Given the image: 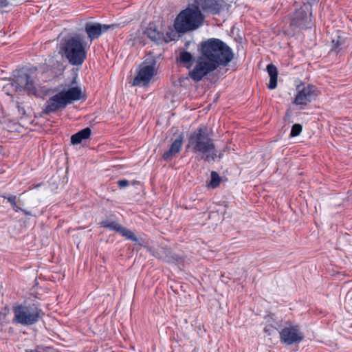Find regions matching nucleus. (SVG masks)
Instances as JSON below:
<instances>
[{
  "mask_svg": "<svg viewBox=\"0 0 352 352\" xmlns=\"http://www.w3.org/2000/svg\"><path fill=\"white\" fill-rule=\"evenodd\" d=\"M199 51L200 56L188 73L189 77L195 82L201 81L219 67L228 66L234 58L232 50L219 38H211L201 42Z\"/></svg>",
  "mask_w": 352,
  "mask_h": 352,
  "instance_id": "1",
  "label": "nucleus"
},
{
  "mask_svg": "<svg viewBox=\"0 0 352 352\" xmlns=\"http://www.w3.org/2000/svg\"><path fill=\"white\" fill-rule=\"evenodd\" d=\"M186 149L192 152L198 161L204 160L210 162L217 158L216 146L206 126H200L190 134Z\"/></svg>",
  "mask_w": 352,
  "mask_h": 352,
  "instance_id": "2",
  "label": "nucleus"
},
{
  "mask_svg": "<svg viewBox=\"0 0 352 352\" xmlns=\"http://www.w3.org/2000/svg\"><path fill=\"white\" fill-rule=\"evenodd\" d=\"M204 21V16L193 3L179 12L175 20L174 27L177 32L186 33L197 30Z\"/></svg>",
  "mask_w": 352,
  "mask_h": 352,
  "instance_id": "3",
  "label": "nucleus"
},
{
  "mask_svg": "<svg viewBox=\"0 0 352 352\" xmlns=\"http://www.w3.org/2000/svg\"><path fill=\"white\" fill-rule=\"evenodd\" d=\"M61 51L72 65H81L87 58V51L84 42L78 36L66 39L63 43Z\"/></svg>",
  "mask_w": 352,
  "mask_h": 352,
  "instance_id": "4",
  "label": "nucleus"
},
{
  "mask_svg": "<svg viewBox=\"0 0 352 352\" xmlns=\"http://www.w3.org/2000/svg\"><path fill=\"white\" fill-rule=\"evenodd\" d=\"M12 322L23 326H30L38 322L42 310L35 305H16L13 306Z\"/></svg>",
  "mask_w": 352,
  "mask_h": 352,
  "instance_id": "5",
  "label": "nucleus"
},
{
  "mask_svg": "<svg viewBox=\"0 0 352 352\" xmlns=\"http://www.w3.org/2000/svg\"><path fill=\"white\" fill-rule=\"evenodd\" d=\"M286 326L279 331L280 340L286 345L300 343L303 340L304 336L298 324L286 322Z\"/></svg>",
  "mask_w": 352,
  "mask_h": 352,
  "instance_id": "6",
  "label": "nucleus"
},
{
  "mask_svg": "<svg viewBox=\"0 0 352 352\" xmlns=\"http://www.w3.org/2000/svg\"><path fill=\"white\" fill-rule=\"evenodd\" d=\"M155 60H153L149 64H147L146 61L143 62L140 66L137 76L133 80V85H147L150 80L155 74Z\"/></svg>",
  "mask_w": 352,
  "mask_h": 352,
  "instance_id": "7",
  "label": "nucleus"
},
{
  "mask_svg": "<svg viewBox=\"0 0 352 352\" xmlns=\"http://www.w3.org/2000/svg\"><path fill=\"white\" fill-rule=\"evenodd\" d=\"M199 10L205 13L218 15L227 6L224 0H193Z\"/></svg>",
  "mask_w": 352,
  "mask_h": 352,
  "instance_id": "8",
  "label": "nucleus"
},
{
  "mask_svg": "<svg viewBox=\"0 0 352 352\" xmlns=\"http://www.w3.org/2000/svg\"><path fill=\"white\" fill-rule=\"evenodd\" d=\"M16 89H24L30 94H35L36 88L34 77L25 72H21L14 80Z\"/></svg>",
  "mask_w": 352,
  "mask_h": 352,
  "instance_id": "9",
  "label": "nucleus"
},
{
  "mask_svg": "<svg viewBox=\"0 0 352 352\" xmlns=\"http://www.w3.org/2000/svg\"><path fill=\"white\" fill-rule=\"evenodd\" d=\"M314 91L315 87L314 85H298L297 87V94L294 103L296 105H307L311 101Z\"/></svg>",
  "mask_w": 352,
  "mask_h": 352,
  "instance_id": "10",
  "label": "nucleus"
},
{
  "mask_svg": "<svg viewBox=\"0 0 352 352\" xmlns=\"http://www.w3.org/2000/svg\"><path fill=\"white\" fill-rule=\"evenodd\" d=\"M67 104L66 101L59 92L50 98L46 102V105L43 109V112L45 114L54 113L59 109H65Z\"/></svg>",
  "mask_w": 352,
  "mask_h": 352,
  "instance_id": "11",
  "label": "nucleus"
},
{
  "mask_svg": "<svg viewBox=\"0 0 352 352\" xmlns=\"http://www.w3.org/2000/svg\"><path fill=\"white\" fill-rule=\"evenodd\" d=\"M116 24L101 25L100 23H87L85 25V31L91 40L98 38L103 32H106L110 28L117 27Z\"/></svg>",
  "mask_w": 352,
  "mask_h": 352,
  "instance_id": "12",
  "label": "nucleus"
},
{
  "mask_svg": "<svg viewBox=\"0 0 352 352\" xmlns=\"http://www.w3.org/2000/svg\"><path fill=\"white\" fill-rule=\"evenodd\" d=\"M183 134L179 135L178 137L172 142L169 149L162 155L163 160L165 161H170L177 153H179L183 145Z\"/></svg>",
  "mask_w": 352,
  "mask_h": 352,
  "instance_id": "13",
  "label": "nucleus"
},
{
  "mask_svg": "<svg viewBox=\"0 0 352 352\" xmlns=\"http://www.w3.org/2000/svg\"><path fill=\"white\" fill-rule=\"evenodd\" d=\"M145 34L153 41L157 43L163 41L168 43V40L165 38L164 33L159 31L156 25L153 23H150L148 27L144 32Z\"/></svg>",
  "mask_w": 352,
  "mask_h": 352,
  "instance_id": "14",
  "label": "nucleus"
},
{
  "mask_svg": "<svg viewBox=\"0 0 352 352\" xmlns=\"http://www.w3.org/2000/svg\"><path fill=\"white\" fill-rule=\"evenodd\" d=\"M308 15L303 9L296 10L292 14L291 25L303 28L306 27Z\"/></svg>",
  "mask_w": 352,
  "mask_h": 352,
  "instance_id": "15",
  "label": "nucleus"
},
{
  "mask_svg": "<svg viewBox=\"0 0 352 352\" xmlns=\"http://www.w3.org/2000/svg\"><path fill=\"white\" fill-rule=\"evenodd\" d=\"M60 93L67 104H69L72 101L79 100L82 98V91L79 87H74L67 91H60Z\"/></svg>",
  "mask_w": 352,
  "mask_h": 352,
  "instance_id": "16",
  "label": "nucleus"
},
{
  "mask_svg": "<svg viewBox=\"0 0 352 352\" xmlns=\"http://www.w3.org/2000/svg\"><path fill=\"white\" fill-rule=\"evenodd\" d=\"M91 133V131L89 127L85 128L72 135L71 143L74 145L78 144L81 143L83 140L88 139Z\"/></svg>",
  "mask_w": 352,
  "mask_h": 352,
  "instance_id": "17",
  "label": "nucleus"
},
{
  "mask_svg": "<svg viewBox=\"0 0 352 352\" xmlns=\"http://www.w3.org/2000/svg\"><path fill=\"white\" fill-rule=\"evenodd\" d=\"M267 72L270 76L268 89H274L277 87L278 69L273 64L267 66Z\"/></svg>",
  "mask_w": 352,
  "mask_h": 352,
  "instance_id": "18",
  "label": "nucleus"
},
{
  "mask_svg": "<svg viewBox=\"0 0 352 352\" xmlns=\"http://www.w3.org/2000/svg\"><path fill=\"white\" fill-rule=\"evenodd\" d=\"M193 60L192 54L185 50L180 51L179 58H177V61L187 69H190L192 67Z\"/></svg>",
  "mask_w": 352,
  "mask_h": 352,
  "instance_id": "19",
  "label": "nucleus"
},
{
  "mask_svg": "<svg viewBox=\"0 0 352 352\" xmlns=\"http://www.w3.org/2000/svg\"><path fill=\"white\" fill-rule=\"evenodd\" d=\"M170 252L171 251L168 248L166 247H161L158 250L154 251L153 252V255L155 258L167 263L169 261V254Z\"/></svg>",
  "mask_w": 352,
  "mask_h": 352,
  "instance_id": "20",
  "label": "nucleus"
},
{
  "mask_svg": "<svg viewBox=\"0 0 352 352\" xmlns=\"http://www.w3.org/2000/svg\"><path fill=\"white\" fill-rule=\"evenodd\" d=\"M98 225L101 228H107V229H109L111 230H115L117 232H119V230H120V228L122 226L120 224H119L116 221H110V220L102 221L98 223Z\"/></svg>",
  "mask_w": 352,
  "mask_h": 352,
  "instance_id": "21",
  "label": "nucleus"
},
{
  "mask_svg": "<svg viewBox=\"0 0 352 352\" xmlns=\"http://www.w3.org/2000/svg\"><path fill=\"white\" fill-rule=\"evenodd\" d=\"M120 234H122V236H124L126 239L131 240L133 242L138 243V237L131 232L130 230L126 229V228L121 226L119 232Z\"/></svg>",
  "mask_w": 352,
  "mask_h": 352,
  "instance_id": "22",
  "label": "nucleus"
},
{
  "mask_svg": "<svg viewBox=\"0 0 352 352\" xmlns=\"http://www.w3.org/2000/svg\"><path fill=\"white\" fill-rule=\"evenodd\" d=\"M1 197L6 199L11 204L12 206L13 210L15 212H19L20 210H22V208H21L17 204H16V196L13 195H1Z\"/></svg>",
  "mask_w": 352,
  "mask_h": 352,
  "instance_id": "23",
  "label": "nucleus"
},
{
  "mask_svg": "<svg viewBox=\"0 0 352 352\" xmlns=\"http://www.w3.org/2000/svg\"><path fill=\"white\" fill-rule=\"evenodd\" d=\"M221 181V177L219 175V174L215 171L211 172V181L209 184V186H210L212 188H215L220 184V182Z\"/></svg>",
  "mask_w": 352,
  "mask_h": 352,
  "instance_id": "24",
  "label": "nucleus"
},
{
  "mask_svg": "<svg viewBox=\"0 0 352 352\" xmlns=\"http://www.w3.org/2000/svg\"><path fill=\"white\" fill-rule=\"evenodd\" d=\"M183 258L181 255L170 252L169 254V261L167 263L179 264L183 263Z\"/></svg>",
  "mask_w": 352,
  "mask_h": 352,
  "instance_id": "25",
  "label": "nucleus"
},
{
  "mask_svg": "<svg viewBox=\"0 0 352 352\" xmlns=\"http://www.w3.org/2000/svg\"><path fill=\"white\" fill-rule=\"evenodd\" d=\"M342 45V38L337 36L336 39L332 40V50L339 52L340 50V45Z\"/></svg>",
  "mask_w": 352,
  "mask_h": 352,
  "instance_id": "26",
  "label": "nucleus"
},
{
  "mask_svg": "<svg viewBox=\"0 0 352 352\" xmlns=\"http://www.w3.org/2000/svg\"><path fill=\"white\" fill-rule=\"evenodd\" d=\"M302 129V126L300 124H294L291 129L290 136L296 137L300 135Z\"/></svg>",
  "mask_w": 352,
  "mask_h": 352,
  "instance_id": "27",
  "label": "nucleus"
},
{
  "mask_svg": "<svg viewBox=\"0 0 352 352\" xmlns=\"http://www.w3.org/2000/svg\"><path fill=\"white\" fill-rule=\"evenodd\" d=\"M277 331V329L272 324H267L264 328L265 333H266L268 336L274 334Z\"/></svg>",
  "mask_w": 352,
  "mask_h": 352,
  "instance_id": "28",
  "label": "nucleus"
},
{
  "mask_svg": "<svg viewBox=\"0 0 352 352\" xmlns=\"http://www.w3.org/2000/svg\"><path fill=\"white\" fill-rule=\"evenodd\" d=\"M117 184L120 188H124L128 186L130 184V182L126 179H120L118 181Z\"/></svg>",
  "mask_w": 352,
  "mask_h": 352,
  "instance_id": "29",
  "label": "nucleus"
},
{
  "mask_svg": "<svg viewBox=\"0 0 352 352\" xmlns=\"http://www.w3.org/2000/svg\"><path fill=\"white\" fill-rule=\"evenodd\" d=\"M21 211L23 212L24 213V214L26 216H30L32 214L30 212L23 210V209H22V210H21Z\"/></svg>",
  "mask_w": 352,
  "mask_h": 352,
  "instance_id": "30",
  "label": "nucleus"
},
{
  "mask_svg": "<svg viewBox=\"0 0 352 352\" xmlns=\"http://www.w3.org/2000/svg\"><path fill=\"white\" fill-rule=\"evenodd\" d=\"M223 155V153L221 151L219 155L217 154V157H219V158H221Z\"/></svg>",
  "mask_w": 352,
  "mask_h": 352,
  "instance_id": "31",
  "label": "nucleus"
},
{
  "mask_svg": "<svg viewBox=\"0 0 352 352\" xmlns=\"http://www.w3.org/2000/svg\"><path fill=\"white\" fill-rule=\"evenodd\" d=\"M26 352H34L33 350H26Z\"/></svg>",
  "mask_w": 352,
  "mask_h": 352,
  "instance_id": "32",
  "label": "nucleus"
}]
</instances>
